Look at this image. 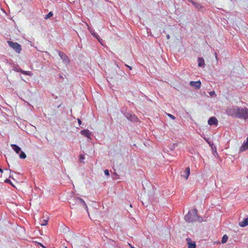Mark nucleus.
Here are the masks:
<instances>
[{
	"instance_id": "obj_1",
	"label": "nucleus",
	"mask_w": 248,
	"mask_h": 248,
	"mask_svg": "<svg viewBox=\"0 0 248 248\" xmlns=\"http://www.w3.org/2000/svg\"><path fill=\"white\" fill-rule=\"evenodd\" d=\"M226 112L228 115L232 117L245 120L248 119V109L246 108L233 106L227 108Z\"/></svg>"
},
{
	"instance_id": "obj_2",
	"label": "nucleus",
	"mask_w": 248,
	"mask_h": 248,
	"mask_svg": "<svg viewBox=\"0 0 248 248\" xmlns=\"http://www.w3.org/2000/svg\"><path fill=\"white\" fill-rule=\"evenodd\" d=\"M197 210L192 209L185 216V219L187 222H193L195 221L202 222V218L197 215Z\"/></svg>"
},
{
	"instance_id": "obj_3",
	"label": "nucleus",
	"mask_w": 248,
	"mask_h": 248,
	"mask_svg": "<svg viewBox=\"0 0 248 248\" xmlns=\"http://www.w3.org/2000/svg\"><path fill=\"white\" fill-rule=\"evenodd\" d=\"M70 204L74 206L75 204H80L83 206V207L87 211L88 207L87 204H86L85 201L78 197H74L73 199L71 200V201L69 202Z\"/></svg>"
},
{
	"instance_id": "obj_4",
	"label": "nucleus",
	"mask_w": 248,
	"mask_h": 248,
	"mask_svg": "<svg viewBox=\"0 0 248 248\" xmlns=\"http://www.w3.org/2000/svg\"><path fill=\"white\" fill-rule=\"evenodd\" d=\"M7 43L9 46L13 48L16 52L19 53L21 50V46L17 42H13L11 41H8Z\"/></svg>"
},
{
	"instance_id": "obj_5",
	"label": "nucleus",
	"mask_w": 248,
	"mask_h": 248,
	"mask_svg": "<svg viewBox=\"0 0 248 248\" xmlns=\"http://www.w3.org/2000/svg\"><path fill=\"white\" fill-rule=\"evenodd\" d=\"M57 52L65 64H68L70 63V59L65 53L58 50H57Z\"/></svg>"
},
{
	"instance_id": "obj_6",
	"label": "nucleus",
	"mask_w": 248,
	"mask_h": 248,
	"mask_svg": "<svg viewBox=\"0 0 248 248\" xmlns=\"http://www.w3.org/2000/svg\"><path fill=\"white\" fill-rule=\"evenodd\" d=\"M124 116L131 122H135L138 121V117L130 112H127L124 114Z\"/></svg>"
},
{
	"instance_id": "obj_7",
	"label": "nucleus",
	"mask_w": 248,
	"mask_h": 248,
	"mask_svg": "<svg viewBox=\"0 0 248 248\" xmlns=\"http://www.w3.org/2000/svg\"><path fill=\"white\" fill-rule=\"evenodd\" d=\"M247 150H248V137L247 138L246 140L244 141L240 148L239 152H243Z\"/></svg>"
},
{
	"instance_id": "obj_8",
	"label": "nucleus",
	"mask_w": 248,
	"mask_h": 248,
	"mask_svg": "<svg viewBox=\"0 0 248 248\" xmlns=\"http://www.w3.org/2000/svg\"><path fill=\"white\" fill-rule=\"evenodd\" d=\"M208 123L210 125H217L218 124V121L217 118L215 117H212L209 118L208 121Z\"/></svg>"
},
{
	"instance_id": "obj_9",
	"label": "nucleus",
	"mask_w": 248,
	"mask_h": 248,
	"mask_svg": "<svg viewBox=\"0 0 248 248\" xmlns=\"http://www.w3.org/2000/svg\"><path fill=\"white\" fill-rule=\"evenodd\" d=\"M190 86L194 87L196 89H200L201 86V82L200 81H190L189 83Z\"/></svg>"
},
{
	"instance_id": "obj_10",
	"label": "nucleus",
	"mask_w": 248,
	"mask_h": 248,
	"mask_svg": "<svg viewBox=\"0 0 248 248\" xmlns=\"http://www.w3.org/2000/svg\"><path fill=\"white\" fill-rule=\"evenodd\" d=\"M80 134L88 138H90L92 133L88 129H85L80 131Z\"/></svg>"
},
{
	"instance_id": "obj_11",
	"label": "nucleus",
	"mask_w": 248,
	"mask_h": 248,
	"mask_svg": "<svg viewBox=\"0 0 248 248\" xmlns=\"http://www.w3.org/2000/svg\"><path fill=\"white\" fill-rule=\"evenodd\" d=\"M239 225L242 227H245L248 225V217L245 218L243 221L239 222Z\"/></svg>"
},
{
	"instance_id": "obj_12",
	"label": "nucleus",
	"mask_w": 248,
	"mask_h": 248,
	"mask_svg": "<svg viewBox=\"0 0 248 248\" xmlns=\"http://www.w3.org/2000/svg\"><path fill=\"white\" fill-rule=\"evenodd\" d=\"M190 174V168L189 167L186 168L185 171L184 172V174L182 175V176L184 177L186 179H187Z\"/></svg>"
},
{
	"instance_id": "obj_13",
	"label": "nucleus",
	"mask_w": 248,
	"mask_h": 248,
	"mask_svg": "<svg viewBox=\"0 0 248 248\" xmlns=\"http://www.w3.org/2000/svg\"><path fill=\"white\" fill-rule=\"evenodd\" d=\"M11 147L17 154H19L21 151V148L16 144H11Z\"/></svg>"
},
{
	"instance_id": "obj_14",
	"label": "nucleus",
	"mask_w": 248,
	"mask_h": 248,
	"mask_svg": "<svg viewBox=\"0 0 248 248\" xmlns=\"http://www.w3.org/2000/svg\"><path fill=\"white\" fill-rule=\"evenodd\" d=\"M198 66L199 67H204L205 65L204 60L202 58H199L198 60Z\"/></svg>"
},
{
	"instance_id": "obj_15",
	"label": "nucleus",
	"mask_w": 248,
	"mask_h": 248,
	"mask_svg": "<svg viewBox=\"0 0 248 248\" xmlns=\"http://www.w3.org/2000/svg\"><path fill=\"white\" fill-rule=\"evenodd\" d=\"M90 32L93 36H94L95 38H96L98 41H100V37L97 33H96L94 31H91Z\"/></svg>"
},
{
	"instance_id": "obj_16",
	"label": "nucleus",
	"mask_w": 248,
	"mask_h": 248,
	"mask_svg": "<svg viewBox=\"0 0 248 248\" xmlns=\"http://www.w3.org/2000/svg\"><path fill=\"white\" fill-rule=\"evenodd\" d=\"M228 239V237L226 234H225L223 235V236L222 238L221 242L222 244L225 243Z\"/></svg>"
},
{
	"instance_id": "obj_17",
	"label": "nucleus",
	"mask_w": 248,
	"mask_h": 248,
	"mask_svg": "<svg viewBox=\"0 0 248 248\" xmlns=\"http://www.w3.org/2000/svg\"><path fill=\"white\" fill-rule=\"evenodd\" d=\"M188 248H196V244L195 242H188Z\"/></svg>"
},
{
	"instance_id": "obj_18",
	"label": "nucleus",
	"mask_w": 248,
	"mask_h": 248,
	"mask_svg": "<svg viewBox=\"0 0 248 248\" xmlns=\"http://www.w3.org/2000/svg\"><path fill=\"white\" fill-rule=\"evenodd\" d=\"M194 5L195 6V7L198 10H202V9L203 8V6H202L200 4H199L198 2L194 3Z\"/></svg>"
},
{
	"instance_id": "obj_19",
	"label": "nucleus",
	"mask_w": 248,
	"mask_h": 248,
	"mask_svg": "<svg viewBox=\"0 0 248 248\" xmlns=\"http://www.w3.org/2000/svg\"><path fill=\"white\" fill-rule=\"evenodd\" d=\"M19 157L21 159H25L26 157V155L23 151L20 152Z\"/></svg>"
},
{
	"instance_id": "obj_20",
	"label": "nucleus",
	"mask_w": 248,
	"mask_h": 248,
	"mask_svg": "<svg viewBox=\"0 0 248 248\" xmlns=\"http://www.w3.org/2000/svg\"><path fill=\"white\" fill-rule=\"evenodd\" d=\"M53 15V13L52 12H49L46 15L45 17V19H47L50 17L52 16Z\"/></svg>"
},
{
	"instance_id": "obj_21",
	"label": "nucleus",
	"mask_w": 248,
	"mask_h": 248,
	"mask_svg": "<svg viewBox=\"0 0 248 248\" xmlns=\"http://www.w3.org/2000/svg\"><path fill=\"white\" fill-rule=\"evenodd\" d=\"M48 220L43 219L41 221V225L42 226H45L47 224Z\"/></svg>"
},
{
	"instance_id": "obj_22",
	"label": "nucleus",
	"mask_w": 248,
	"mask_h": 248,
	"mask_svg": "<svg viewBox=\"0 0 248 248\" xmlns=\"http://www.w3.org/2000/svg\"><path fill=\"white\" fill-rule=\"evenodd\" d=\"M22 74H24L25 75L31 76V71H24V72H22Z\"/></svg>"
},
{
	"instance_id": "obj_23",
	"label": "nucleus",
	"mask_w": 248,
	"mask_h": 248,
	"mask_svg": "<svg viewBox=\"0 0 248 248\" xmlns=\"http://www.w3.org/2000/svg\"><path fill=\"white\" fill-rule=\"evenodd\" d=\"M209 94L211 96V97H213L214 96V95H216V93H215V92L213 91H211L210 92H209Z\"/></svg>"
},
{
	"instance_id": "obj_24",
	"label": "nucleus",
	"mask_w": 248,
	"mask_h": 248,
	"mask_svg": "<svg viewBox=\"0 0 248 248\" xmlns=\"http://www.w3.org/2000/svg\"><path fill=\"white\" fill-rule=\"evenodd\" d=\"M167 115L170 117V118L171 119H172V120H175V117L172 115V114H167Z\"/></svg>"
},
{
	"instance_id": "obj_25",
	"label": "nucleus",
	"mask_w": 248,
	"mask_h": 248,
	"mask_svg": "<svg viewBox=\"0 0 248 248\" xmlns=\"http://www.w3.org/2000/svg\"><path fill=\"white\" fill-rule=\"evenodd\" d=\"M85 159V156L84 155H80V156H79V159L80 160V161H81L82 160H84Z\"/></svg>"
},
{
	"instance_id": "obj_26",
	"label": "nucleus",
	"mask_w": 248,
	"mask_h": 248,
	"mask_svg": "<svg viewBox=\"0 0 248 248\" xmlns=\"http://www.w3.org/2000/svg\"><path fill=\"white\" fill-rule=\"evenodd\" d=\"M104 173H105V174L106 175H107V176H109V171H108V170H106L104 171Z\"/></svg>"
},
{
	"instance_id": "obj_27",
	"label": "nucleus",
	"mask_w": 248,
	"mask_h": 248,
	"mask_svg": "<svg viewBox=\"0 0 248 248\" xmlns=\"http://www.w3.org/2000/svg\"><path fill=\"white\" fill-rule=\"evenodd\" d=\"M5 182L6 183L11 184V180L8 179L5 180Z\"/></svg>"
},
{
	"instance_id": "obj_28",
	"label": "nucleus",
	"mask_w": 248,
	"mask_h": 248,
	"mask_svg": "<svg viewBox=\"0 0 248 248\" xmlns=\"http://www.w3.org/2000/svg\"><path fill=\"white\" fill-rule=\"evenodd\" d=\"M125 65L126 67H127L129 68V70H132V67H131V66H129V65H127V64H125Z\"/></svg>"
},
{
	"instance_id": "obj_29",
	"label": "nucleus",
	"mask_w": 248,
	"mask_h": 248,
	"mask_svg": "<svg viewBox=\"0 0 248 248\" xmlns=\"http://www.w3.org/2000/svg\"><path fill=\"white\" fill-rule=\"evenodd\" d=\"M78 121L79 125H80L81 124V121L79 119H78Z\"/></svg>"
},
{
	"instance_id": "obj_30",
	"label": "nucleus",
	"mask_w": 248,
	"mask_h": 248,
	"mask_svg": "<svg viewBox=\"0 0 248 248\" xmlns=\"http://www.w3.org/2000/svg\"><path fill=\"white\" fill-rule=\"evenodd\" d=\"M177 144H178L177 143H174V144H173V145H172V148H173V149H174V148H175V147L177 146Z\"/></svg>"
},
{
	"instance_id": "obj_31",
	"label": "nucleus",
	"mask_w": 248,
	"mask_h": 248,
	"mask_svg": "<svg viewBox=\"0 0 248 248\" xmlns=\"http://www.w3.org/2000/svg\"><path fill=\"white\" fill-rule=\"evenodd\" d=\"M215 56L216 60L217 61L218 60V58H217V52L215 53Z\"/></svg>"
},
{
	"instance_id": "obj_32",
	"label": "nucleus",
	"mask_w": 248,
	"mask_h": 248,
	"mask_svg": "<svg viewBox=\"0 0 248 248\" xmlns=\"http://www.w3.org/2000/svg\"><path fill=\"white\" fill-rule=\"evenodd\" d=\"M17 71L19 72L22 74V72H24V71L20 68L18 70H17Z\"/></svg>"
},
{
	"instance_id": "obj_33",
	"label": "nucleus",
	"mask_w": 248,
	"mask_h": 248,
	"mask_svg": "<svg viewBox=\"0 0 248 248\" xmlns=\"http://www.w3.org/2000/svg\"><path fill=\"white\" fill-rule=\"evenodd\" d=\"M166 37H167V39L168 40H169V39H170V35L169 34H168L166 35Z\"/></svg>"
},
{
	"instance_id": "obj_34",
	"label": "nucleus",
	"mask_w": 248,
	"mask_h": 248,
	"mask_svg": "<svg viewBox=\"0 0 248 248\" xmlns=\"http://www.w3.org/2000/svg\"><path fill=\"white\" fill-rule=\"evenodd\" d=\"M190 2L191 3H192L193 5H194V3H196V2H195L194 1H193V0H190Z\"/></svg>"
},
{
	"instance_id": "obj_35",
	"label": "nucleus",
	"mask_w": 248,
	"mask_h": 248,
	"mask_svg": "<svg viewBox=\"0 0 248 248\" xmlns=\"http://www.w3.org/2000/svg\"><path fill=\"white\" fill-rule=\"evenodd\" d=\"M190 2L191 3H192L193 5H194V3H196V2H195L194 1H193V0H190Z\"/></svg>"
},
{
	"instance_id": "obj_36",
	"label": "nucleus",
	"mask_w": 248,
	"mask_h": 248,
	"mask_svg": "<svg viewBox=\"0 0 248 248\" xmlns=\"http://www.w3.org/2000/svg\"><path fill=\"white\" fill-rule=\"evenodd\" d=\"M0 172L1 173H2V172H3V170H2V169H1V168H0Z\"/></svg>"
},
{
	"instance_id": "obj_37",
	"label": "nucleus",
	"mask_w": 248,
	"mask_h": 248,
	"mask_svg": "<svg viewBox=\"0 0 248 248\" xmlns=\"http://www.w3.org/2000/svg\"><path fill=\"white\" fill-rule=\"evenodd\" d=\"M188 0L189 2H190V0Z\"/></svg>"
}]
</instances>
